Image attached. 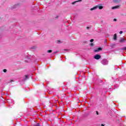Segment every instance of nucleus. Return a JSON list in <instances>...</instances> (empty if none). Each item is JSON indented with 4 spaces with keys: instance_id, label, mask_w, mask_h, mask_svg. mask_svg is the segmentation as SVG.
Returning a JSON list of instances; mask_svg holds the SVG:
<instances>
[{
    "instance_id": "nucleus-1",
    "label": "nucleus",
    "mask_w": 126,
    "mask_h": 126,
    "mask_svg": "<svg viewBox=\"0 0 126 126\" xmlns=\"http://www.w3.org/2000/svg\"><path fill=\"white\" fill-rule=\"evenodd\" d=\"M102 64H103V65H106L108 64V61L106 59H104L101 61Z\"/></svg>"
},
{
    "instance_id": "nucleus-2",
    "label": "nucleus",
    "mask_w": 126,
    "mask_h": 126,
    "mask_svg": "<svg viewBox=\"0 0 126 126\" xmlns=\"http://www.w3.org/2000/svg\"><path fill=\"white\" fill-rule=\"evenodd\" d=\"M94 59L95 60H100L101 59V56L97 54L94 56Z\"/></svg>"
},
{
    "instance_id": "nucleus-3",
    "label": "nucleus",
    "mask_w": 126,
    "mask_h": 126,
    "mask_svg": "<svg viewBox=\"0 0 126 126\" xmlns=\"http://www.w3.org/2000/svg\"><path fill=\"white\" fill-rule=\"evenodd\" d=\"M7 102L9 104H10L11 105H12L13 104H14V101H13V100L8 99Z\"/></svg>"
},
{
    "instance_id": "nucleus-4",
    "label": "nucleus",
    "mask_w": 126,
    "mask_h": 126,
    "mask_svg": "<svg viewBox=\"0 0 126 126\" xmlns=\"http://www.w3.org/2000/svg\"><path fill=\"white\" fill-rule=\"evenodd\" d=\"M28 78H29V75H25V76L23 77V81H26V80H27V79H28Z\"/></svg>"
},
{
    "instance_id": "nucleus-5",
    "label": "nucleus",
    "mask_w": 126,
    "mask_h": 126,
    "mask_svg": "<svg viewBox=\"0 0 126 126\" xmlns=\"http://www.w3.org/2000/svg\"><path fill=\"white\" fill-rule=\"evenodd\" d=\"M100 51H102V48L99 47L97 49L94 50L95 53H98V52H100Z\"/></svg>"
},
{
    "instance_id": "nucleus-6",
    "label": "nucleus",
    "mask_w": 126,
    "mask_h": 126,
    "mask_svg": "<svg viewBox=\"0 0 126 126\" xmlns=\"http://www.w3.org/2000/svg\"><path fill=\"white\" fill-rule=\"evenodd\" d=\"M97 7V8H99V9H103V6L102 5V4H99L98 5H96Z\"/></svg>"
},
{
    "instance_id": "nucleus-7",
    "label": "nucleus",
    "mask_w": 126,
    "mask_h": 126,
    "mask_svg": "<svg viewBox=\"0 0 126 126\" xmlns=\"http://www.w3.org/2000/svg\"><path fill=\"white\" fill-rule=\"evenodd\" d=\"M120 8V5H118L114 7H113L112 8V9H118V8Z\"/></svg>"
},
{
    "instance_id": "nucleus-8",
    "label": "nucleus",
    "mask_w": 126,
    "mask_h": 126,
    "mask_svg": "<svg viewBox=\"0 0 126 126\" xmlns=\"http://www.w3.org/2000/svg\"><path fill=\"white\" fill-rule=\"evenodd\" d=\"M97 9V6H95L92 8L90 9V10L92 11V10H96V9Z\"/></svg>"
},
{
    "instance_id": "nucleus-9",
    "label": "nucleus",
    "mask_w": 126,
    "mask_h": 126,
    "mask_svg": "<svg viewBox=\"0 0 126 126\" xmlns=\"http://www.w3.org/2000/svg\"><path fill=\"white\" fill-rule=\"evenodd\" d=\"M125 41H126V39L125 38H121L120 40V43H124L125 42Z\"/></svg>"
},
{
    "instance_id": "nucleus-10",
    "label": "nucleus",
    "mask_w": 126,
    "mask_h": 126,
    "mask_svg": "<svg viewBox=\"0 0 126 126\" xmlns=\"http://www.w3.org/2000/svg\"><path fill=\"white\" fill-rule=\"evenodd\" d=\"M18 6H19V4H15L13 6V8H16V7H18Z\"/></svg>"
},
{
    "instance_id": "nucleus-11",
    "label": "nucleus",
    "mask_w": 126,
    "mask_h": 126,
    "mask_svg": "<svg viewBox=\"0 0 126 126\" xmlns=\"http://www.w3.org/2000/svg\"><path fill=\"white\" fill-rule=\"evenodd\" d=\"M114 2L118 3L121 1V0H113Z\"/></svg>"
},
{
    "instance_id": "nucleus-12",
    "label": "nucleus",
    "mask_w": 126,
    "mask_h": 126,
    "mask_svg": "<svg viewBox=\"0 0 126 126\" xmlns=\"http://www.w3.org/2000/svg\"><path fill=\"white\" fill-rule=\"evenodd\" d=\"M117 33H115L114 35V40H117Z\"/></svg>"
},
{
    "instance_id": "nucleus-13",
    "label": "nucleus",
    "mask_w": 126,
    "mask_h": 126,
    "mask_svg": "<svg viewBox=\"0 0 126 126\" xmlns=\"http://www.w3.org/2000/svg\"><path fill=\"white\" fill-rule=\"evenodd\" d=\"M78 1H81V0H79V1H76L74 2H72V4H75V3H76V2H78Z\"/></svg>"
},
{
    "instance_id": "nucleus-14",
    "label": "nucleus",
    "mask_w": 126,
    "mask_h": 126,
    "mask_svg": "<svg viewBox=\"0 0 126 126\" xmlns=\"http://www.w3.org/2000/svg\"><path fill=\"white\" fill-rule=\"evenodd\" d=\"M62 43V41L61 40H57V44H61Z\"/></svg>"
},
{
    "instance_id": "nucleus-15",
    "label": "nucleus",
    "mask_w": 126,
    "mask_h": 126,
    "mask_svg": "<svg viewBox=\"0 0 126 126\" xmlns=\"http://www.w3.org/2000/svg\"><path fill=\"white\" fill-rule=\"evenodd\" d=\"M52 52H53V51L52 50H49L47 51V52L48 53H52Z\"/></svg>"
},
{
    "instance_id": "nucleus-16",
    "label": "nucleus",
    "mask_w": 126,
    "mask_h": 126,
    "mask_svg": "<svg viewBox=\"0 0 126 126\" xmlns=\"http://www.w3.org/2000/svg\"><path fill=\"white\" fill-rule=\"evenodd\" d=\"M10 82H11V83L13 82V80H10V81H8V83H10Z\"/></svg>"
},
{
    "instance_id": "nucleus-17",
    "label": "nucleus",
    "mask_w": 126,
    "mask_h": 126,
    "mask_svg": "<svg viewBox=\"0 0 126 126\" xmlns=\"http://www.w3.org/2000/svg\"><path fill=\"white\" fill-rule=\"evenodd\" d=\"M93 46H94V44H93V43H92L90 44V46L91 47H93Z\"/></svg>"
},
{
    "instance_id": "nucleus-18",
    "label": "nucleus",
    "mask_w": 126,
    "mask_h": 126,
    "mask_svg": "<svg viewBox=\"0 0 126 126\" xmlns=\"http://www.w3.org/2000/svg\"><path fill=\"white\" fill-rule=\"evenodd\" d=\"M3 72H6V71H7L6 69H3Z\"/></svg>"
},
{
    "instance_id": "nucleus-19",
    "label": "nucleus",
    "mask_w": 126,
    "mask_h": 126,
    "mask_svg": "<svg viewBox=\"0 0 126 126\" xmlns=\"http://www.w3.org/2000/svg\"><path fill=\"white\" fill-rule=\"evenodd\" d=\"M90 42H94V39H92L90 40Z\"/></svg>"
},
{
    "instance_id": "nucleus-20",
    "label": "nucleus",
    "mask_w": 126,
    "mask_h": 126,
    "mask_svg": "<svg viewBox=\"0 0 126 126\" xmlns=\"http://www.w3.org/2000/svg\"><path fill=\"white\" fill-rule=\"evenodd\" d=\"M119 33L120 34H123V31H120Z\"/></svg>"
},
{
    "instance_id": "nucleus-21",
    "label": "nucleus",
    "mask_w": 126,
    "mask_h": 126,
    "mask_svg": "<svg viewBox=\"0 0 126 126\" xmlns=\"http://www.w3.org/2000/svg\"><path fill=\"white\" fill-rule=\"evenodd\" d=\"M34 126H40V125L37 124L35 125Z\"/></svg>"
},
{
    "instance_id": "nucleus-22",
    "label": "nucleus",
    "mask_w": 126,
    "mask_h": 126,
    "mask_svg": "<svg viewBox=\"0 0 126 126\" xmlns=\"http://www.w3.org/2000/svg\"><path fill=\"white\" fill-rule=\"evenodd\" d=\"M113 21H117V19H114L113 20Z\"/></svg>"
},
{
    "instance_id": "nucleus-23",
    "label": "nucleus",
    "mask_w": 126,
    "mask_h": 126,
    "mask_svg": "<svg viewBox=\"0 0 126 126\" xmlns=\"http://www.w3.org/2000/svg\"><path fill=\"white\" fill-rule=\"evenodd\" d=\"M87 29H90V27H87Z\"/></svg>"
},
{
    "instance_id": "nucleus-24",
    "label": "nucleus",
    "mask_w": 126,
    "mask_h": 126,
    "mask_svg": "<svg viewBox=\"0 0 126 126\" xmlns=\"http://www.w3.org/2000/svg\"><path fill=\"white\" fill-rule=\"evenodd\" d=\"M57 53H58V52H54V53H53V54H57Z\"/></svg>"
},
{
    "instance_id": "nucleus-25",
    "label": "nucleus",
    "mask_w": 126,
    "mask_h": 126,
    "mask_svg": "<svg viewBox=\"0 0 126 126\" xmlns=\"http://www.w3.org/2000/svg\"><path fill=\"white\" fill-rule=\"evenodd\" d=\"M97 115H99V113H98V111L96 112Z\"/></svg>"
},
{
    "instance_id": "nucleus-26",
    "label": "nucleus",
    "mask_w": 126,
    "mask_h": 126,
    "mask_svg": "<svg viewBox=\"0 0 126 126\" xmlns=\"http://www.w3.org/2000/svg\"><path fill=\"white\" fill-rule=\"evenodd\" d=\"M101 126H105V125H104V124H101Z\"/></svg>"
},
{
    "instance_id": "nucleus-27",
    "label": "nucleus",
    "mask_w": 126,
    "mask_h": 126,
    "mask_svg": "<svg viewBox=\"0 0 126 126\" xmlns=\"http://www.w3.org/2000/svg\"><path fill=\"white\" fill-rule=\"evenodd\" d=\"M64 51H68L67 49H64Z\"/></svg>"
}]
</instances>
